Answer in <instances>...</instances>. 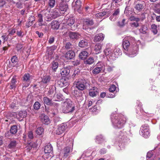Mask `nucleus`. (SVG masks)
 Returning <instances> with one entry per match:
<instances>
[{
  "mask_svg": "<svg viewBox=\"0 0 160 160\" xmlns=\"http://www.w3.org/2000/svg\"><path fill=\"white\" fill-rule=\"evenodd\" d=\"M125 21L126 19H123L122 21H118V25L120 27H123L125 25Z\"/></svg>",
  "mask_w": 160,
  "mask_h": 160,
  "instance_id": "52",
  "label": "nucleus"
},
{
  "mask_svg": "<svg viewBox=\"0 0 160 160\" xmlns=\"http://www.w3.org/2000/svg\"><path fill=\"white\" fill-rule=\"evenodd\" d=\"M98 93L96 90L95 91H92V89L89 90V95L92 97H93L96 96L97 94Z\"/></svg>",
  "mask_w": 160,
  "mask_h": 160,
  "instance_id": "50",
  "label": "nucleus"
},
{
  "mask_svg": "<svg viewBox=\"0 0 160 160\" xmlns=\"http://www.w3.org/2000/svg\"><path fill=\"white\" fill-rule=\"evenodd\" d=\"M75 22V20L72 18H69L67 21V24L70 27L68 28L72 30H75L77 28V25H76Z\"/></svg>",
  "mask_w": 160,
  "mask_h": 160,
  "instance_id": "7",
  "label": "nucleus"
},
{
  "mask_svg": "<svg viewBox=\"0 0 160 160\" xmlns=\"http://www.w3.org/2000/svg\"><path fill=\"white\" fill-rule=\"evenodd\" d=\"M31 75L28 73H25L22 77L23 82H30Z\"/></svg>",
  "mask_w": 160,
  "mask_h": 160,
  "instance_id": "37",
  "label": "nucleus"
},
{
  "mask_svg": "<svg viewBox=\"0 0 160 160\" xmlns=\"http://www.w3.org/2000/svg\"><path fill=\"white\" fill-rule=\"evenodd\" d=\"M124 38H125V40H126L127 41H128L131 46L133 45V44L136 43L135 38L132 37L127 36L126 37Z\"/></svg>",
  "mask_w": 160,
  "mask_h": 160,
  "instance_id": "30",
  "label": "nucleus"
},
{
  "mask_svg": "<svg viewBox=\"0 0 160 160\" xmlns=\"http://www.w3.org/2000/svg\"><path fill=\"white\" fill-rule=\"evenodd\" d=\"M61 13L60 10L57 8H54L52 12L51 16L53 18H55L60 16Z\"/></svg>",
  "mask_w": 160,
  "mask_h": 160,
  "instance_id": "21",
  "label": "nucleus"
},
{
  "mask_svg": "<svg viewBox=\"0 0 160 160\" xmlns=\"http://www.w3.org/2000/svg\"><path fill=\"white\" fill-rule=\"evenodd\" d=\"M80 59H77L72 62V64L74 66H77L80 64Z\"/></svg>",
  "mask_w": 160,
  "mask_h": 160,
  "instance_id": "62",
  "label": "nucleus"
},
{
  "mask_svg": "<svg viewBox=\"0 0 160 160\" xmlns=\"http://www.w3.org/2000/svg\"><path fill=\"white\" fill-rule=\"evenodd\" d=\"M148 30V27L145 25H142L139 29V32L143 34H147Z\"/></svg>",
  "mask_w": 160,
  "mask_h": 160,
  "instance_id": "32",
  "label": "nucleus"
},
{
  "mask_svg": "<svg viewBox=\"0 0 160 160\" xmlns=\"http://www.w3.org/2000/svg\"><path fill=\"white\" fill-rule=\"evenodd\" d=\"M16 6L18 8H21L22 7V4L21 2H18L16 3Z\"/></svg>",
  "mask_w": 160,
  "mask_h": 160,
  "instance_id": "63",
  "label": "nucleus"
},
{
  "mask_svg": "<svg viewBox=\"0 0 160 160\" xmlns=\"http://www.w3.org/2000/svg\"><path fill=\"white\" fill-rule=\"evenodd\" d=\"M64 107L62 111L65 113H72L75 110V107L72 102L70 100H67L64 102Z\"/></svg>",
  "mask_w": 160,
  "mask_h": 160,
  "instance_id": "3",
  "label": "nucleus"
},
{
  "mask_svg": "<svg viewBox=\"0 0 160 160\" xmlns=\"http://www.w3.org/2000/svg\"><path fill=\"white\" fill-rule=\"evenodd\" d=\"M72 147L68 146L64 148V156L67 157L68 156V153L72 152Z\"/></svg>",
  "mask_w": 160,
  "mask_h": 160,
  "instance_id": "34",
  "label": "nucleus"
},
{
  "mask_svg": "<svg viewBox=\"0 0 160 160\" xmlns=\"http://www.w3.org/2000/svg\"><path fill=\"white\" fill-rule=\"evenodd\" d=\"M113 52L115 54V56H117V58L118 56L122 54V51L119 48H116L113 51Z\"/></svg>",
  "mask_w": 160,
  "mask_h": 160,
  "instance_id": "41",
  "label": "nucleus"
},
{
  "mask_svg": "<svg viewBox=\"0 0 160 160\" xmlns=\"http://www.w3.org/2000/svg\"><path fill=\"white\" fill-rule=\"evenodd\" d=\"M55 0H49L48 2L49 6L51 8H53L55 6Z\"/></svg>",
  "mask_w": 160,
  "mask_h": 160,
  "instance_id": "54",
  "label": "nucleus"
},
{
  "mask_svg": "<svg viewBox=\"0 0 160 160\" xmlns=\"http://www.w3.org/2000/svg\"><path fill=\"white\" fill-rule=\"evenodd\" d=\"M71 67L70 66L64 67L61 69L60 73L62 77H65L68 76L70 73Z\"/></svg>",
  "mask_w": 160,
  "mask_h": 160,
  "instance_id": "12",
  "label": "nucleus"
},
{
  "mask_svg": "<svg viewBox=\"0 0 160 160\" xmlns=\"http://www.w3.org/2000/svg\"><path fill=\"white\" fill-rule=\"evenodd\" d=\"M18 143L14 140H10L9 143L8 145V148L9 149H13L15 148Z\"/></svg>",
  "mask_w": 160,
  "mask_h": 160,
  "instance_id": "31",
  "label": "nucleus"
},
{
  "mask_svg": "<svg viewBox=\"0 0 160 160\" xmlns=\"http://www.w3.org/2000/svg\"><path fill=\"white\" fill-rule=\"evenodd\" d=\"M18 58L16 55H15L12 56L11 59V61L13 65V66H15V63H17L18 62Z\"/></svg>",
  "mask_w": 160,
  "mask_h": 160,
  "instance_id": "47",
  "label": "nucleus"
},
{
  "mask_svg": "<svg viewBox=\"0 0 160 160\" xmlns=\"http://www.w3.org/2000/svg\"><path fill=\"white\" fill-rule=\"evenodd\" d=\"M112 51L111 48H106L104 51V52L105 54L107 56V58H108L110 54H111Z\"/></svg>",
  "mask_w": 160,
  "mask_h": 160,
  "instance_id": "42",
  "label": "nucleus"
},
{
  "mask_svg": "<svg viewBox=\"0 0 160 160\" xmlns=\"http://www.w3.org/2000/svg\"><path fill=\"white\" fill-rule=\"evenodd\" d=\"M137 105L136 106V109H139L140 110V111L137 112V114L138 115V117H142L146 113V112L144 111L142 108V103L141 102L138 101L137 102Z\"/></svg>",
  "mask_w": 160,
  "mask_h": 160,
  "instance_id": "13",
  "label": "nucleus"
},
{
  "mask_svg": "<svg viewBox=\"0 0 160 160\" xmlns=\"http://www.w3.org/2000/svg\"><path fill=\"white\" fill-rule=\"evenodd\" d=\"M75 56V53L73 51L70 50L65 54V58L68 60L73 59Z\"/></svg>",
  "mask_w": 160,
  "mask_h": 160,
  "instance_id": "22",
  "label": "nucleus"
},
{
  "mask_svg": "<svg viewBox=\"0 0 160 160\" xmlns=\"http://www.w3.org/2000/svg\"><path fill=\"white\" fill-rule=\"evenodd\" d=\"M41 120L42 122L45 124L48 125L50 122L48 116L45 115H42Z\"/></svg>",
  "mask_w": 160,
  "mask_h": 160,
  "instance_id": "27",
  "label": "nucleus"
},
{
  "mask_svg": "<svg viewBox=\"0 0 160 160\" xmlns=\"http://www.w3.org/2000/svg\"><path fill=\"white\" fill-rule=\"evenodd\" d=\"M89 83L85 79H82L77 82L76 88L78 90L75 89L72 92L74 98L79 104L83 101V98L82 97V91L87 89Z\"/></svg>",
  "mask_w": 160,
  "mask_h": 160,
  "instance_id": "1",
  "label": "nucleus"
},
{
  "mask_svg": "<svg viewBox=\"0 0 160 160\" xmlns=\"http://www.w3.org/2000/svg\"><path fill=\"white\" fill-rule=\"evenodd\" d=\"M122 46L123 48L124 49V52L126 54H128V53L126 52H128L129 49V47L131 45L129 44V42L128 41H127L126 40H125V38L123 39L122 42Z\"/></svg>",
  "mask_w": 160,
  "mask_h": 160,
  "instance_id": "18",
  "label": "nucleus"
},
{
  "mask_svg": "<svg viewBox=\"0 0 160 160\" xmlns=\"http://www.w3.org/2000/svg\"><path fill=\"white\" fill-rule=\"evenodd\" d=\"M51 78L48 76H44L42 78V82L44 84H47L49 82Z\"/></svg>",
  "mask_w": 160,
  "mask_h": 160,
  "instance_id": "36",
  "label": "nucleus"
},
{
  "mask_svg": "<svg viewBox=\"0 0 160 160\" xmlns=\"http://www.w3.org/2000/svg\"><path fill=\"white\" fill-rule=\"evenodd\" d=\"M102 46L103 44L101 43H97L95 45L94 50L97 54L101 52Z\"/></svg>",
  "mask_w": 160,
  "mask_h": 160,
  "instance_id": "24",
  "label": "nucleus"
},
{
  "mask_svg": "<svg viewBox=\"0 0 160 160\" xmlns=\"http://www.w3.org/2000/svg\"><path fill=\"white\" fill-rule=\"evenodd\" d=\"M67 126L66 124L63 123L60 125L56 131L57 134L60 135L63 133L67 128Z\"/></svg>",
  "mask_w": 160,
  "mask_h": 160,
  "instance_id": "15",
  "label": "nucleus"
},
{
  "mask_svg": "<svg viewBox=\"0 0 160 160\" xmlns=\"http://www.w3.org/2000/svg\"><path fill=\"white\" fill-rule=\"evenodd\" d=\"M113 127L115 128H121L123 127L126 119L122 114L112 113L111 116Z\"/></svg>",
  "mask_w": 160,
  "mask_h": 160,
  "instance_id": "2",
  "label": "nucleus"
},
{
  "mask_svg": "<svg viewBox=\"0 0 160 160\" xmlns=\"http://www.w3.org/2000/svg\"><path fill=\"white\" fill-rule=\"evenodd\" d=\"M30 82H23L22 83V88H26L28 87L30 85Z\"/></svg>",
  "mask_w": 160,
  "mask_h": 160,
  "instance_id": "61",
  "label": "nucleus"
},
{
  "mask_svg": "<svg viewBox=\"0 0 160 160\" xmlns=\"http://www.w3.org/2000/svg\"><path fill=\"white\" fill-rule=\"evenodd\" d=\"M46 52L48 54V59L51 60L53 58L55 54V53L54 52L47 48Z\"/></svg>",
  "mask_w": 160,
  "mask_h": 160,
  "instance_id": "35",
  "label": "nucleus"
},
{
  "mask_svg": "<svg viewBox=\"0 0 160 160\" xmlns=\"http://www.w3.org/2000/svg\"><path fill=\"white\" fill-rule=\"evenodd\" d=\"M27 116V112L26 110H22L19 111L18 112L17 118L19 121L22 120L23 119Z\"/></svg>",
  "mask_w": 160,
  "mask_h": 160,
  "instance_id": "16",
  "label": "nucleus"
},
{
  "mask_svg": "<svg viewBox=\"0 0 160 160\" xmlns=\"http://www.w3.org/2000/svg\"><path fill=\"white\" fill-rule=\"evenodd\" d=\"M52 69L54 72H56L58 67V63L57 62L53 61L52 64Z\"/></svg>",
  "mask_w": 160,
  "mask_h": 160,
  "instance_id": "40",
  "label": "nucleus"
},
{
  "mask_svg": "<svg viewBox=\"0 0 160 160\" xmlns=\"http://www.w3.org/2000/svg\"><path fill=\"white\" fill-rule=\"evenodd\" d=\"M76 5V8H78V10L79 11L81 10V1L80 0H77L75 2V4Z\"/></svg>",
  "mask_w": 160,
  "mask_h": 160,
  "instance_id": "51",
  "label": "nucleus"
},
{
  "mask_svg": "<svg viewBox=\"0 0 160 160\" xmlns=\"http://www.w3.org/2000/svg\"><path fill=\"white\" fill-rule=\"evenodd\" d=\"M88 40L85 39H83L79 42L78 46L82 48H86L88 46Z\"/></svg>",
  "mask_w": 160,
  "mask_h": 160,
  "instance_id": "26",
  "label": "nucleus"
},
{
  "mask_svg": "<svg viewBox=\"0 0 160 160\" xmlns=\"http://www.w3.org/2000/svg\"><path fill=\"white\" fill-rule=\"evenodd\" d=\"M120 14V9L117 8L115 9L113 14L110 17V20L112 21L116 20Z\"/></svg>",
  "mask_w": 160,
  "mask_h": 160,
  "instance_id": "20",
  "label": "nucleus"
},
{
  "mask_svg": "<svg viewBox=\"0 0 160 160\" xmlns=\"http://www.w3.org/2000/svg\"><path fill=\"white\" fill-rule=\"evenodd\" d=\"M44 129L42 127H39L37 128L36 130V133L38 135H41L44 132Z\"/></svg>",
  "mask_w": 160,
  "mask_h": 160,
  "instance_id": "49",
  "label": "nucleus"
},
{
  "mask_svg": "<svg viewBox=\"0 0 160 160\" xmlns=\"http://www.w3.org/2000/svg\"><path fill=\"white\" fill-rule=\"evenodd\" d=\"M62 80V79L61 78L60 80H58L55 81L57 84L60 87H64L63 83Z\"/></svg>",
  "mask_w": 160,
  "mask_h": 160,
  "instance_id": "57",
  "label": "nucleus"
},
{
  "mask_svg": "<svg viewBox=\"0 0 160 160\" xmlns=\"http://www.w3.org/2000/svg\"><path fill=\"white\" fill-rule=\"evenodd\" d=\"M138 45L136 43H135V44H133L131 46L130 48V49H129L127 53H131V54L128 53L129 54L135 55L138 53Z\"/></svg>",
  "mask_w": 160,
  "mask_h": 160,
  "instance_id": "10",
  "label": "nucleus"
},
{
  "mask_svg": "<svg viewBox=\"0 0 160 160\" xmlns=\"http://www.w3.org/2000/svg\"><path fill=\"white\" fill-rule=\"evenodd\" d=\"M105 35L102 33L97 34L95 37L94 41L95 42L102 41L104 39Z\"/></svg>",
  "mask_w": 160,
  "mask_h": 160,
  "instance_id": "23",
  "label": "nucleus"
},
{
  "mask_svg": "<svg viewBox=\"0 0 160 160\" xmlns=\"http://www.w3.org/2000/svg\"><path fill=\"white\" fill-rule=\"evenodd\" d=\"M51 26L52 28L57 30L59 27V24L57 21H53L51 23Z\"/></svg>",
  "mask_w": 160,
  "mask_h": 160,
  "instance_id": "33",
  "label": "nucleus"
},
{
  "mask_svg": "<svg viewBox=\"0 0 160 160\" xmlns=\"http://www.w3.org/2000/svg\"><path fill=\"white\" fill-rule=\"evenodd\" d=\"M28 137L29 138L32 139L33 138V134L32 131H29L28 133Z\"/></svg>",
  "mask_w": 160,
  "mask_h": 160,
  "instance_id": "64",
  "label": "nucleus"
},
{
  "mask_svg": "<svg viewBox=\"0 0 160 160\" xmlns=\"http://www.w3.org/2000/svg\"><path fill=\"white\" fill-rule=\"evenodd\" d=\"M56 87L54 86H50L49 88V90L48 91V94L49 95L52 94L53 93L54 91L56 90Z\"/></svg>",
  "mask_w": 160,
  "mask_h": 160,
  "instance_id": "48",
  "label": "nucleus"
},
{
  "mask_svg": "<svg viewBox=\"0 0 160 160\" xmlns=\"http://www.w3.org/2000/svg\"><path fill=\"white\" fill-rule=\"evenodd\" d=\"M44 104L49 106L58 105V104L52 102V99L48 98L47 97H44L43 98Z\"/></svg>",
  "mask_w": 160,
  "mask_h": 160,
  "instance_id": "19",
  "label": "nucleus"
},
{
  "mask_svg": "<svg viewBox=\"0 0 160 160\" xmlns=\"http://www.w3.org/2000/svg\"><path fill=\"white\" fill-rule=\"evenodd\" d=\"M104 139L103 137L101 135L97 136L96 138V142L98 143H100L104 141Z\"/></svg>",
  "mask_w": 160,
  "mask_h": 160,
  "instance_id": "38",
  "label": "nucleus"
},
{
  "mask_svg": "<svg viewBox=\"0 0 160 160\" xmlns=\"http://www.w3.org/2000/svg\"><path fill=\"white\" fill-rule=\"evenodd\" d=\"M17 131V126L16 125H13L11 127L10 131L7 132L5 133V136L6 137H10L12 135L15 134Z\"/></svg>",
  "mask_w": 160,
  "mask_h": 160,
  "instance_id": "11",
  "label": "nucleus"
},
{
  "mask_svg": "<svg viewBox=\"0 0 160 160\" xmlns=\"http://www.w3.org/2000/svg\"><path fill=\"white\" fill-rule=\"evenodd\" d=\"M116 90V92L117 91V90L116 89V87L115 85L113 84L110 87L109 89V91L111 92H113L115 91Z\"/></svg>",
  "mask_w": 160,
  "mask_h": 160,
  "instance_id": "53",
  "label": "nucleus"
},
{
  "mask_svg": "<svg viewBox=\"0 0 160 160\" xmlns=\"http://www.w3.org/2000/svg\"><path fill=\"white\" fill-rule=\"evenodd\" d=\"M44 151L45 153L48 154V155L52 154L53 152V148L51 144L48 143L44 147Z\"/></svg>",
  "mask_w": 160,
  "mask_h": 160,
  "instance_id": "17",
  "label": "nucleus"
},
{
  "mask_svg": "<svg viewBox=\"0 0 160 160\" xmlns=\"http://www.w3.org/2000/svg\"><path fill=\"white\" fill-rule=\"evenodd\" d=\"M41 106V103L38 101L35 102L33 105L34 109L35 110H38Z\"/></svg>",
  "mask_w": 160,
  "mask_h": 160,
  "instance_id": "45",
  "label": "nucleus"
},
{
  "mask_svg": "<svg viewBox=\"0 0 160 160\" xmlns=\"http://www.w3.org/2000/svg\"><path fill=\"white\" fill-rule=\"evenodd\" d=\"M104 65L103 62H99L93 67L92 71L93 74L97 75L101 72V71L104 69Z\"/></svg>",
  "mask_w": 160,
  "mask_h": 160,
  "instance_id": "4",
  "label": "nucleus"
},
{
  "mask_svg": "<svg viewBox=\"0 0 160 160\" xmlns=\"http://www.w3.org/2000/svg\"><path fill=\"white\" fill-rule=\"evenodd\" d=\"M107 14L106 12H103L96 14V17L97 18H101L102 16H104Z\"/></svg>",
  "mask_w": 160,
  "mask_h": 160,
  "instance_id": "55",
  "label": "nucleus"
},
{
  "mask_svg": "<svg viewBox=\"0 0 160 160\" xmlns=\"http://www.w3.org/2000/svg\"><path fill=\"white\" fill-rule=\"evenodd\" d=\"M149 126L147 124L142 125L141 127L140 134L145 138H147L149 136Z\"/></svg>",
  "mask_w": 160,
  "mask_h": 160,
  "instance_id": "5",
  "label": "nucleus"
},
{
  "mask_svg": "<svg viewBox=\"0 0 160 160\" xmlns=\"http://www.w3.org/2000/svg\"><path fill=\"white\" fill-rule=\"evenodd\" d=\"M144 2L143 1H139L137 2L134 6V8L137 12H140L144 9Z\"/></svg>",
  "mask_w": 160,
  "mask_h": 160,
  "instance_id": "9",
  "label": "nucleus"
},
{
  "mask_svg": "<svg viewBox=\"0 0 160 160\" xmlns=\"http://www.w3.org/2000/svg\"><path fill=\"white\" fill-rule=\"evenodd\" d=\"M73 47V45L71 42H68L66 43L65 46V48L67 50H70L71 49H72V48Z\"/></svg>",
  "mask_w": 160,
  "mask_h": 160,
  "instance_id": "46",
  "label": "nucleus"
},
{
  "mask_svg": "<svg viewBox=\"0 0 160 160\" xmlns=\"http://www.w3.org/2000/svg\"><path fill=\"white\" fill-rule=\"evenodd\" d=\"M88 55V53L86 51H81L79 54L80 59L84 60L86 59Z\"/></svg>",
  "mask_w": 160,
  "mask_h": 160,
  "instance_id": "28",
  "label": "nucleus"
},
{
  "mask_svg": "<svg viewBox=\"0 0 160 160\" xmlns=\"http://www.w3.org/2000/svg\"><path fill=\"white\" fill-rule=\"evenodd\" d=\"M67 35L70 39L72 40L77 39L80 36V34L78 32L71 31L67 32Z\"/></svg>",
  "mask_w": 160,
  "mask_h": 160,
  "instance_id": "14",
  "label": "nucleus"
},
{
  "mask_svg": "<svg viewBox=\"0 0 160 160\" xmlns=\"http://www.w3.org/2000/svg\"><path fill=\"white\" fill-rule=\"evenodd\" d=\"M94 24L93 20L92 19H84L83 22L82 28L84 30H87L89 27Z\"/></svg>",
  "mask_w": 160,
  "mask_h": 160,
  "instance_id": "8",
  "label": "nucleus"
},
{
  "mask_svg": "<svg viewBox=\"0 0 160 160\" xmlns=\"http://www.w3.org/2000/svg\"><path fill=\"white\" fill-rule=\"evenodd\" d=\"M107 70L109 72H111L113 71V68L115 67L113 66H110L109 65H107Z\"/></svg>",
  "mask_w": 160,
  "mask_h": 160,
  "instance_id": "59",
  "label": "nucleus"
},
{
  "mask_svg": "<svg viewBox=\"0 0 160 160\" xmlns=\"http://www.w3.org/2000/svg\"><path fill=\"white\" fill-rule=\"evenodd\" d=\"M94 61V58H89L84 61V63L86 64L91 65L92 64Z\"/></svg>",
  "mask_w": 160,
  "mask_h": 160,
  "instance_id": "44",
  "label": "nucleus"
},
{
  "mask_svg": "<svg viewBox=\"0 0 160 160\" xmlns=\"http://www.w3.org/2000/svg\"><path fill=\"white\" fill-rule=\"evenodd\" d=\"M17 82L16 76H14L11 80L10 83V88L11 89H15L16 87V83Z\"/></svg>",
  "mask_w": 160,
  "mask_h": 160,
  "instance_id": "25",
  "label": "nucleus"
},
{
  "mask_svg": "<svg viewBox=\"0 0 160 160\" xmlns=\"http://www.w3.org/2000/svg\"><path fill=\"white\" fill-rule=\"evenodd\" d=\"M108 58L112 60H114L116 59V58H117V56H115V54L114 52L112 51L111 53V54H110Z\"/></svg>",
  "mask_w": 160,
  "mask_h": 160,
  "instance_id": "56",
  "label": "nucleus"
},
{
  "mask_svg": "<svg viewBox=\"0 0 160 160\" xmlns=\"http://www.w3.org/2000/svg\"><path fill=\"white\" fill-rule=\"evenodd\" d=\"M156 13L160 14V4H157L156 8L154 9Z\"/></svg>",
  "mask_w": 160,
  "mask_h": 160,
  "instance_id": "60",
  "label": "nucleus"
},
{
  "mask_svg": "<svg viewBox=\"0 0 160 160\" xmlns=\"http://www.w3.org/2000/svg\"><path fill=\"white\" fill-rule=\"evenodd\" d=\"M57 8L61 12H67L69 10L68 5L67 3L58 2L57 4Z\"/></svg>",
  "mask_w": 160,
  "mask_h": 160,
  "instance_id": "6",
  "label": "nucleus"
},
{
  "mask_svg": "<svg viewBox=\"0 0 160 160\" xmlns=\"http://www.w3.org/2000/svg\"><path fill=\"white\" fill-rule=\"evenodd\" d=\"M17 35L19 37L22 38L24 34V32L22 31L21 30L20 31H17Z\"/></svg>",
  "mask_w": 160,
  "mask_h": 160,
  "instance_id": "58",
  "label": "nucleus"
},
{
  "mask_svg": "<svg viewBox=\"0 0 160 160\" xmlns=\"http://www.w3.org/2000/svg\"><path fill=\"white\" fill-rule=\"evenodd\" d=\"M38 24L39 26H41L44 25L43 22V16L42 14H39L38 15Z\"/></svg>",
  "mask_w": 160,
  "mask_h": 160,
  "instance_id": "39",
  "label": "nucleus"
},
{
  "mask_svg": "<svg viewBox=\"0 0 160 160\" xmlns=\"http://www.w3.org/2000/svg\"><path fill=\"white\" fill-rule=\"evenodd\" d=\"M62 80L63 83L64 87L68 86L69 84V79L65 77L61 78Z\"/></svg>",
  "mask_w": 160,
  "mask_h": 160,
  "instance_id": "43",
  "label": "nucleus"
},
{
  "mask_svg": "<svg viewBox=\"0 0 160 160\" xmlns=\"http://www.w3.org/2000/svg\"><path fill=\"white\" fill-rule=\"evenodd\" d=\"M121 132L120 133V135L119 136V138L120 139H121L120 141L122 142L125 143L126 140V132H122L121 131Z\"/></svg>",
  "mask_w": 160,
  "mask_h": 160,
  "instance_id": "29",
  "label": "nucleus"
}]
</instances>
